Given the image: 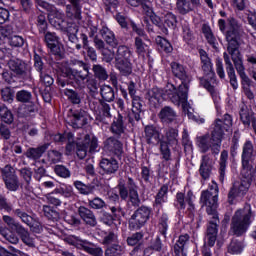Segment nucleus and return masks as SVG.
<instances>
[{
  "label": "nucleus",
  "instance_id": "f257e3e1",
  "mask_svg": "<svg viewBox=\"0 0 256 256\" xmlns=\"http://www.w3.org/2000/svg\"><path fill=\"white\" fill-rule=\"evenodd\" d=\"M229 29L225 32L226 41L228 43L227 52L223 53V59L226 67V73L230 79V85L232 89L239 88V82H237V74H235V69L241 79L242 89L244 95L250 101L255 99V94L251 91V85L253 80L247 76L245 73V65L243 64V56L239 50L240 44L239 39L243 37L245 31L243 30V25L237 21L235 18L228 19Z\"/></svg>",
  "mask_w": 256,
  "mask_h": 256
},
{
  "label": "nucleus",
  "instance_id": "f03ea898",
  "mask_svg": "<svg viewBox=\"0 0 256 256\" xmlns=\"http://www.w3.org/2000/svg\"><path fill=\"white\" fill-rule=\"evenodd\" d=\"M231 127H233V117L230 114L226 113L221 119H216L210 136L209 134H205L197 137V145L201 153H207L210 149L212 155H219V153H221L223 137H225V133H227Z\"/></svg>",
  "mask_w": 256,
  "mask_h": 256
},
{
  "label": "nucleus",
  "instance_id": "7ed1b4c3",
  "mask_svg": "<svg viewBox=\"0 0 256 256\" xmlns=\"http://www.w3.org/2000/svg\"><path fill=\"white\" fill-rule=\"evenodd\" d=\"M77 65L82 67L83 70L72 69L67 65V62H62L58 67L57 83L59 87L65 88L68 85L72 87H85V81L89 79V64L83 61H77Z\"/></svg>",
  "mask_w": 256,
  "mask_h": 256
},
{
  "label": "nucleus",
  "instance_id": "20e7f679",
  "mask_svg": "<svg viewBox=\"0 0 256 256\" xmlns=\"http://www.w3.org/2000/svg\"><path fill=\"white\" fill-rule=\"evenodd\" d=\"M255 219V212L251 209V204H245L241 209H238L232 216L230 223V231L236 237H242L245 235L251 227Z\"/></svg>",
  "mask_w": 256,
  "mask_h": 256
},
{
  "label": "nucleus",
  "instance_id": "39448f33",
  "mask_svg": "<svg viewBox=\"0 0 256 256\" xmlns=\"http://www.w3.org/2000/svg\"><path fill=\"white\" fill-rule=\"evenodd\" d=\"M0 211H6V213H13L14 217H17L27 227L33 231V233H41V226L34 224V219L23 208L13 209V204L7 200V197L0 194Z\"/></svg>",
  "mask_w": 256,
  "mask_h": 256
},
{
  "label": "nucleus",
  "instance_id": "423d86ee",
  "mask_svg": "<svg viewBox=\"0 0 256 256\" xmlns=\"http://www.w3.org/2000/svg\"><path fill=\"white\" fill-rule=\"evenodd\" d=\"M8 69L17 79L33 81V67L19 58H11L7 62Z\"/></svg>",
  "mask_w": 256,
  "mask_h": 256
},
{
  "label": "nucleus",
  "instance_id": "0eeeda50",
  "mask_svg": "<svg viewBox=\"0 0 256 256\" xmlns=\"http://www.w3.org/2000/svg\"><path fill=\"white\" fill-rule=\"evenodd\" d=\"M2 220L11 231H15L24 245H27V247H35V238L31 236L29 229L25 228L21 222H17L15 218L9 215H4Z\"/></svg>",
  "mask_w": 256,
  "mask_h": 256
},
{
  "label": "nucleus",
  "instance_id": "6e6552de",
  "mask_svg": "<svg viewBox=\"0 0 256 256\" xmlns=\"http://www.w3.org/2000/svg\"><path fill=\"white\" fill-rule=\"evenodd\" d=\"M37 5L39 7H42V9H45L49 13V21L55 29H58V31H64L67 27V24L69 23L67 20H65V14L61 11L57 10L55 6L52 4H49L48 2H45L43 0H37Z\"/></svg>",
  "mask_w": 256,
  "mask_h": 256
},
{
  "label": "nucleus",
  "instance_id": "1a4fd4ad",
  "mask_svg": "<svg viewBox=\"0 0 256 256\" xmlns=\"http://www.w3.org/2000/svg\"><path fill=\"white\" fill-rule=\"evenodd\" d=\"M253 161H255V146L251 140H247L242 146V177H251L253 171Z\"/></svg>",
  "mask_w": 256,
  "mask_h": 256
},
{
  "label": "nucleus",
  "instance_id": "9d476101",
  "mask_svg": "<svg viewBox=\"0 0 256 256\" xmlns=\"http://www.w3.org/2000/svg\"><path fill=\"white\" fill-rule=\"evenodd\" d=\"M217 201H219V187H217V185L211 186L208 190L202 191L200 203H202L203 207H206L208 215L217 214Z\"/></svg>",
  "mask_w": 256,
  "mask_h": 256
},
{
  "label": "nucleus",
  "instance_id": "9b49d317",
  "mask_svg": "<svg viewBox=\"0 0 256 256\" xmlns=\"http://www.w3.org/2000/svg\"><path fill=\"white\" fill-rule=\"evenodd\" d=\"M151 212L152 210L148 206L142 205L138 207L128 221L129 229L132 231H139V229L145 227L147 221H149L151 217Z\"/></svg>",
  "mask_w": 256,
  "mask_h": 256
},
{
  "label": "nucleus",
  "instance_id": "f8f14e48",
  "mask_svg": "<svg viewBox=\"0 0 256 256\" xmlns=\"http://www.w3.org/2000/svg\"><path fill=\"white\" fill-rule=\"evenodd\" d=\"M243 177L244 179L234 182L232 187L230 188V191L228 193V203H230V205H233V202L235 201V199H237V197H244L247 194V191H249V188L251 187V178L253 177V171L250 177Z\"/></svg>",
  "mask_w": 256,
  "mask_h": 256
},
{
  "label": "nucleus",
  "instance_id": "ddd939ff",
  "mask_svg": "<svg viewBox=\"0 0 256 256\" xmlns=\"http://www.w3.org/2000/svg\"><path fill=\"white\" fill-rule=\"evenodd\" d=\"M1 173L6 189L8 191H18L20 183L15 168L11 165H6L1 169Z\"/></svg>",
  "mask_w": 256,
  "mask_h": 256
},
{
  "label": "nucleus",
  "instance_id": "4468645a",
  "mask_svg": "<svg viewBox=\"0 0 256 256\" xmlns=\"http://www.w3.org/2000/svg\"><path fill=\"white\" fill-rule=\"evenodd\" d=\"M34 68L36 69V71H38L40 75V82L42 83V85H44V87H51V85L55 83L53 76L49 74L47 66H45V63H43V59L38 54L34 55Z\"/></svg>",
  "mask_w": 256,
  "mask_h": 256
},
{
  "label": "nucleus",
  "instance_id": "2eb2a0df",
  "mask_svg": "<svg viewBox=\"0 0 256 256\" xmlns=\"http://www.w3.org/2000/svg\"><path fill=\"white\" fill-rule=\"evenodd\" d=\"M134 49L138 57L142 59L148 57L149 59L151 57V39H149V36H147V34L144 36H136L134 38Z\"/></svg>",
  "mask_w": 256,
  "mask_h": 256
},
{
  "label": "nucleus",
  "instance_id": "dca6fc26",
  "mask_svg": "<svg viewBox=\"0 0 256 256\" xmlns=\"http://www.w3.org/2000/svg\"><path fill=\"white\" fill-rule=\"evenodd\" d=\"M171 89L166 90V93L173 103H185V101H187L189 95V82H182L178 87V91L177 88H175V85L171 84Z\"/></svg>",
  "mask_w": 256,
  "mask_h": 256
},
{
  "label": "nucleus",
  "instance_id": "f3484780",
  "mask_svg": "<svg viewBox=\"0 0 256 256\" xmlns=\"http://www.w3.org/2000/svg\"><path fill=\"white\" fill-rule=\"evenodd\" d=\"M103 151L111 157L121 159V157H123V144L119 139L115 138V136L108 137L103 141Z\"/></svg>",
  "mask_w": 256,
  "mask_h": 256
},
{
  "label": "nucleus",
  "instance_id": "a211bd4d",
  "mask_svg": "<svg viewBox=\"0 0 256 256\" xmlns=\"http://www.w3.org/2000/svg\"><path fill=\"white\" fill-rule=\"evenodd\" d=\"M100 175L114 177L119 171V161L113 157L102 158L99 162Z\"/></svg>",
  "mask_w": 256,
  "mask_h": 256
},
{
  "label": "nucleus",
  "instance_id": "6ab92c4d",
  "mask_svg": "<svg viewBox=\"0 0 256 256\" xmlns=\"http://www.w3.org/2000/svg\"><path fill=\"white\" fill-rule=\"evenodd\" d=\"M89 121V113L82 108L78 110H71V117L69 125L73 129H83Z\"/></svg>",
  "mask_w": 256,
  "mask_h": 256
},
{
  "label": "nucleus",
  "instance_id": "aec40b11",
  "mask_svg": "<svg viewBox=\"0 0 256 256\" xmlns=\"http://www.w3.org/2000/svg\"><path fill=\"white\" fill-rule=\"evenodd\" d=\"M170 67L172 75L179 79L181 83H191V75H189L187 67L178 62H172Z\"/></svg>",
  "mask_w": 256,
  "mask_h": 256
},
{
  "label": "nucleus",
  "instance_id": "412c9836",
  "mask_svg": "<svg viewBox=\"0 0 256 256\" xmlns=\"http://www.w3.org/2000/svg\"><path fill=\"white\" fill-rule=\"evenodd\" d=\"M144 134L146 143L148 145H152L153 147H155V145H159L161 141H163L161 140V132L159 131V128L153 125H147L144 128Z\"/></svg>",
  "mask_w": 256,
  "mask_h": 256
},
{
  "label": "nucleus",
  "instance_id": "4be33fe9",
  "mask_svg": "<svg viewBox=\"0 0 256 256\" xmlns=\"http://www.w3.org/2000/svg\"><path fill=\"white\" fill-rule=\"evenodd\" d=\"M191 236L189 234H182L173 246L175 256H187V249L189 248Z\"/></svg>",
  "mask_w": 256,
  "mask_h": 256
},
{
  "label": "nucleus",
  "instance_id": "5701e85b",
  "mask_svg": "<svg viewBox=\"0 0 256 256\" xmlns=\"http://www.w3.org/2000/svg\"><path fill=\"white\" fill-rule=\"evenodd\" d=\"M78 215L87 227H97V216H95L93 210L85 206H80L78 208Z\"/></svg>",
  "mask_w": 256,
  "mask_h": 256
},
{
  "label": "nucleus",
  "instance_id": "b1692460",
  "mask_svg": "<svg viewBox=\"0 0 256 256\" xmlns=\"http://www.w3.org/2000/svg\"><path fill=\"white\" fill-rule=\"evenodd\" d=\"M199 55L204 75L209 77L211 81H215V71H213V63H211V58H209V55H207V52L203 49L199 50Z\"/></svg>",
  "mask_w": 256,
  "mask_h": 256
},
{
  "label": "nucleus",
  "instance_id": "393cba45",
  "mask_svg": "<svg viewBox=\"0 0 256 256\" xmlns=\"http://www.w3.org/2000/svg\"><path fill=\"white\" fill-rule=\"evenodd\" d=\"M213 173V161L209 157V155L202 156L199 175L203 179V181L209 180L211 174Z\"/></svg>",
  "mask_w": 256,
  "mask_h": 256
},
{
  "label": "nucleus",
  "instance_id": "a878e982",
  "mask_svg": "<svg viewBox=\"0 0 256 256\" xmlns=\"http://www.w3.org/2000/svg\"><path fill=\"white\" fill-rule=\"evenodd\" d=\"M163 98V89L159 87H153L148 90L146 93V99H148L151 107L157 108L159 107V103H161V99Z\"/></svg>",
  "mask_w": 256,
  "mask_h": 256
},
{
  "label": "nucleus",
  "instance_id": "bb28decb",
  "mask_svg": "<svg viewBox=\"0 0 256 256\" xmlns=\"http://www.w3.org/2000/svg\"><path fill=\"white\" fill-rule=\"evenodd\" d=\"M49 149V144H43L38 147H30L25 152V157L32 161H39L41 157L45 154V151Z\"/></svg>",
  "mask_w": 256,
  "mask_h": 256
},
{
  "label": "nucleus",
  "instance_id": "cd10ccee",
  "mask_svg": "<svg viewBox=\"0 0 256 256\" xmlns=\"http://www.w3.org/2000/svg\"><path fill=\"white\" fill-rule=\"evenodd\" d=\"M161 123H175L177 121V112L170 106H164L158 113Z\"/></svg>",
  "mask_w": 256,
  "mask_h": 256
},
{
  "label": "nucleus",
  "instance_id": "c85d7f7f",
  "mask_svg": "<svg viewBox=\"0 0 256 256\" xmlns=\"http://www.w3.org/2000/svg\"><path fill=\"white\" fill-rule=\"evenodd\" d=\"M100 35L102 39H104L105 43L109 45L110 47H113V49L119 47V40L115 37V33L111 31L107 26H103L100 29Z\"/></svg>",
  "mask_w": 256,
  "mask_h": 256
},
{
  "label": "nucleus",
  "instance_id": "c756f323",
  "mask_svg": "<svg viewBox=\"0 0 256 256\" xmlns=\"http://www.w3.org/2000/svg\"><path fill=\"white\" fill-rule=\"evenodd\" d=\"M114 66L122 77H129L133 73V63L131 60H115Z\"/></svg>",
  "mask_w": 256,
  "mask_h": 256
},
{
  "label": "nucleus",
  "instance_id": "7c9ffc66",
  "mask_svg": "<svg viewBox=\"0 0 256 256\" xmlns=\"http://www.w3.org/2000/svg\"><path fill=\"white\" fill-rule=\"evenodd\" d=\"M80 250L85 251L88 255L103 256V248L93 242H89L88 240H83Z\"/></svg>",
  "mask_w": 256,
  "mask_h": 256
},
{
  "label": "nucleus",
  "instance_id": "2f4dec72",
  "mask_svg": "<svg viewBox=\"0 0 256 256\" xmlns=\"http://www.w3.org/2000/svg\"><path fill=\"white\" fill-rule=\"evenodd\" d=\"M27 105H20L16 113L18 117H29L30 113H37L39 111V106L34 102H27Z\"/></svg>",
  "mask_w": 256,
  "mask_h": 256
},
{
  "label": "nucleus",
  "instance_id": "473e14b6",
  "mask_svg": "<svg viewBox=\"0 0 256 256\" xmlns=\"http://www.w3.org/2000/svg\"><path fill=\"white\" fill-rule=\"evenodd\" d=\"M95 105H97V102H92L90 107L94 109L97 115L100 117H111V106L105 100H100V106L98 108Z\"/></svg>",
  "mask_w": 256,
  "mask_h": 256
},
{
  "label": "nucleus",
  "instance_id": "72a5a7b5",
  "mask_svg": "<svg viewBox=\"0 0 256 256\" xmlns=\"http://www.w3.org/2000/svg\"><path fill=\"white\" fill-rule=\"evenodd\" d=\"M65 97H67L68 101L72 103V105H81L83 101V94L77 90L66 88L63 91Z\"/></svg>",
  "mask_w": 256,
  "mask_h": 256
},
{
  "label": "nucleus",
  "instance_id": "f704fd0d",
  "mask_svg": "<svg viewBox=\"0 0 256 256\" xmlns=\"http://www.w3.org/2000/svg\"><path fill=\"white\" fill-rule=\"evenodd\" d=\"M167 193H169V187L164 184L155 196L154 207H158L159 209L163 207V203H165L167 199Z\"/></svg>",
  "mask_w": 256,
  "mask_h": 256
},
{
  "label": "nucleus",
  "instance_id": "c9c22d12",
  "mask_svg": "<svg viewBox=\"0 0 256 256\" xmlns=\"http://www.w3.org/2000/svg\"><path fill=\"white\" fill-rule=\"evenodd\" d=\"M100 95L104 102L113 103L115 101V90L109 85L104 84L101 86Z\"/></svg>",
  "mask_w": 256,
  "mask_h": 256
},
{
  "label": "nucleus",
  "instance_id": "e433bc0d",
  "mask_svg": "<svg viewBox=\"0 0 256 256\" xmlns=\"http://www.w3.org/2000/svg\"><path fill=\"white\" fill-rule=\"evenodd\" d=\"M133 51L127 45H120L115 54V60H131Z\"/></svg>",
  "mask_w": 256,
  "mask_h": 256
},
{
  "label": "nucleus",
  "instance_id": "4c0bfd02",
  "mask_svg": "<svg viewBox=\"0 0 256 256\" xmlns=\"http://www.w3.org/2000/svg\"><path fill=\"white\" fill-rule=\"evenodd\" d=\"M92 71L95 79H98V81H107V79H109L107 69L101 66V64H94L92 66Z\"/></svg>",
  "mask_w": 256,
  "mask_h": 256
},
{
  "label": "nucleus",
  "instance_id": "58836bf2",
  "mask_svg": "<svg viewBox=\"0 0 256 256\" xmlns=\"http://www.w3.org/2000/svg\"><path fill=\"white\" fill-rule=\"evenodd\" d=\"M176 10L180 15H187L191 11H195V8H193L189 0H176Z\"/></svg>",
  "mask_w": 256,
  "mask_h": 256
},
{
  "label": "nucleus",
  "instance_id": "ea45409f",
  "mask_svg": "<svg viewBox=\"0 0 256 256\" xmlns=\"http://www.w3.org/2000/svg\"><path fill=\"white\" fill-rule=\"evenodd\" d=\"M208 215H211L212 220L208 223L206 235H217L219 233V215L217 213Z\"/></svg>",
  "mask_w": 256,
  "mask_h": 256
},
{
  "label": "nucleus",
  "instance_id": "a19ab883",
  "mask_svg": "<svg viewBox=\"0 0 256 256\" xmlns=\"http://www.w3.org/2000/svg\"><path fill=\"white\" fill-rule=\"evenodd\" d=\"M202 32L207 43H209L211 47H213V49H217V45H219V43L217 42V38H215L211 27H209L208 25H203Z\"/></svg>",
  "mask_w": 256,
  "mask_h": 256
},
{
  "label": "nucleus",
  "instance_id": "79ce46f5",
  "mask_svg": "<svg viewBox=\"0 0 256 256\" xmlns=\"http://www.w3.org/2000/svg\"><path fill=\"white\" fill-rule=\"evenodd\" d=\"M166 143L169 145L179 144V130L175 128H168L165 132Z\"/></svg>",
  "mask_w": 256,
  "mask_h": 256
},
{
  "label": "nucleus",
  "instance_id": "37998d69",
  "mask_svg": "<svg viewBox=\"0 0 256 256\" xmlns=\"http://www.w3.org/2000/svg\"><path fill=\"white\" fill-rule=\"evenodd\" d=\"M83 143H86V145H88L90 153H97V149L99 148V139H97L96 136L86 134L84 136Z\"/></svg>",
  "mask_w": 256,
  "mask_h": 256
},
{
  "label": "nucleus",
  "instance_id": "c03bdc74",
  "mask_svg": "<svg viewBox=\"0 0 256 256\" xmlns=\"http://www.w3.org/2000/svg\"><path fill=\"white\" fill-rule=\"evenodd\" d=\"M169 230V216L162 214L158 222V231L160 235H163L164 239H167V231Z\"/></svg>",
  "mask_w": 256,
  "mask_h": 256
},
{
  "label": "nucleus",
  "instance_id": "a18cd8bd",
  "mask_svg": "<svg viewBox=\"0 0 256 256\" xmlns=\"http://www.w3.org/2000/svg\"><path fill=\"white\" fill-rule=\"evenodd\" d=\"M0 119L3 123H6L7 125H11V123L15 121L13 113L5 105L0 106Z\"/></svg>",
  "mask_w": 256,
  "mask_h": 256
},
{
  "label": "nucleus",
  "instance_id": "49530a36",
  "mask_svg": "<svg viewBox=\"0 0 256 256\" xmlns=\"http://www.w3.org/2000/svg\"><path fill=\"white\" fill-rule=\"evenodd\" d=\"M118 190H119V195L114 194L112 196V199H114V201H119V197H120L122 199V201H127V198L129 197V190L123 180L119 181Z\"/></svg>",
  "mask_w": 256,
  "mask_h": 256
},
{
  "label": "nucleus",
  "instance_id": "de8ad7c7",
  "mask_svg": "<svg viewBox=\"0 0 256 256\" xmlns=\"http://www.w3.org/2000/svg\"><path fill=\"white\" fill-rule=\"evenodd\" d=\"M143 9L146 11V15L152 21L153 25H156V27H161V24L163 23L161 16H159L157 13H154L153 8H151L149 5H144Z\"/></svg>",
  "mask_w": 256,
  "mask_h": 256
},
{
  "label": "nucleus",
  "instance_id": "09e8293b",
  "mask_svg": "<svg viewBox=\"0 0 256 256\" xmlns=\"http://www.w3.org/2000/svg\"><path fill=\"white\" fill-rule=\"evenodd\" d=\"M0 235L8 241V243H11L12 245L19 244V236L15 234V232L11 231L10 233H7V228L0 225Z\"/></svg>",
  "mask_w": 256,
  "mask_h": 256
},
{
  "label": "nucleus",
  "instance_id": "8fccbe9b",
  "mask_svg": "<svg viewBox=\"0 0 256 256\" xmlns=\"http://www.w3.org/2000/svg\"><path fill=\"white\" fill-rule=\"evenodd\" d=\"M244 247L245 246L243 245V242L237 239H233L228 245V253H230L231 255H239L243 253Z\"/></svg>",
  "mask_w": 256,
  "mask_h": 256
},
{
  "label": "nucleus",
  "instance_id": "3c124183",
  "mask_svg": "<svg viewBox=\"0 0 256 256\" xmlns=\"http://www.w3.org/2000/svg\"><path fill=\"white\" fill-rule=\"evenodd\" d=\"M193 197V192L188 191L186 195V203L188 204L186 214L191 219V221H194L195 219V204H193Z\"/></svg>",
  "mask_w": 256,
  "mask_h": 256
},
{
  "label": "nucleus",
  "instance_id": "603ef678",
  "mask_svg": "<svg viewBox=\"0 0 256 256\" xmlns=\"http://www.w3.org/2000/svg\"><path fill=\"white\" fill-rule=\"evenodd\" d=\"M199 81H200V85L204 87V89H207L210 92L212 99L214 101H217L219 97V93H217L215 86L211 85V82H209V80H207V78H204V77H200Z\"/></svg>",
  "mask_w": 256,
  "mask_h": 256
},
{
  "label": "nucleus",
  "instance_id": "864d4df0",
  "mask_svg": "<svg viewBox=\"0 0 256 256\" xmlns=\"http://www.w3.org/2000/svg\"><path fill=\"white\" fill-rule=\"evenodd\" d=\"M111 131L114 135L121 136L125 133V126H123V116L119 115L117 120L111 125Z\"/></svg>",
  "mask_w": 256,
  "mask_h": 256
},
{
  "label": "nucleus",
  "instance_id": "5fc2aeb1",
  "mask_svg": "<svg viewBox=\"0 0 256 256\" xmlns=\"http://www.w3.org/2000/svg\"><path fill=\"white\" fill-rule=\"evenodd\" d=\"M227 159H229V152L227 150H223L220 156V181L225 179V169H227Z\"/></svg>",
  "mask_w": 256,
  "mask_h": 256
},
{
  "label": "nucleus",
  "instance_id": "6e6d98bb",
  "mask_svg": "<svg viewBox=\"0 0 256 256\" xmlns=\"http://www.w3.org/2000/svg\"><path fill=\"white\" fill-rule=\"evenodd\" d=\"M125 253L122 246L119 244H112L108 246L104 252V256H122Z\"/></svg>",
  "mask_w": 256,
  "mask_h": 256
},
{
  "label": "nucleus",
  "instance_id": "4d7b16f0",
  "mask_svg": "<svg viewBox=\"0 0 256 256\" xmlns=\"http://www.w3.org/2000/svg\"><path fill=\"white\" fill-rule=\"evenodd\" d=\"M1 99L4 103H13L15 100V91L11 87H5L1 89Z\"/></svg>",
  "mask_w": 256,
  "mask_h": 256
},
{
  "label": "nucleus",
  "instance_id": "13d9d810",
  "mask_svg": "<svg viewBox=\"0 0 256 256\" xmlns=\"http://www.w3.org/2000/svg\"><path fill=\"white\" fill-rule=\"evenodd\" d=\"M174 207L178 209L179 211L185 210L187 207V196H185V193L178 192L176 194L175 200H174Z\"/></svg>",
  "mask_w": 256,
  "mask_h": 256
},
{
  "label": "nucleus",
  "instance_id": "bf43d9fd",
  "mask_svg": "<svg viewBox=\"0 0 256 256\" xmlns=\"http://www.w3.org/2000/svg\"><path fill=\"white\" fill-rule=\"evenodd\" d=\"M43 212L45 217H47V219L50 221H59V219H61L59 212H57V210L53 209L51 206L44 205Z\"/></svg>",
  "mask_w": 256,
  "mask_h": 256
},
{
  "label": "nucleus",
  "instance_id": "052dcab7",
  "mask_svg": "<svg viewBox=\"0 0 256 256\" xmlns=\"http://www.w3.org/2000/svg\"><path fill=\"white\" fill-rule=\"evenodd\" d=\"M54 173L62 179H69L71 177V170L65 165L57 164L54 166Z\"/></svg>",
  "mask_w": 256,
  "mask_h": 256
},
{
  "label": "nucleus",
  "instance_id": "680f3d73",
  "mask_svg": "<svg viewBox=\"0 0 256 256\" xmlns=\"http://www.w3.org/2000/svg\"><path fill=\"white\" fill-rule=\"evenodd\" d=\"M156 43L160 47V51H164V53H171L173 51L171 42L161 36L157 37Z\"/></svg>",
  "mask_w": 256,
  "mask_h": 256
},
{
  "label": "nucleus",
  "instance_id": "e2e57ef3",
  "mask_svg": "<svg viewBox=\"0 0 256 256\" xmlns=\"http://www.w3.org/2000/svg\"><path fill=\"white\" fill-rule=\"evenodd\" d=\"M88 206L90 209L101 210L107 207V203H105V200L101 199L100 197H95L93 199H88Z\"/></svg>",
  "mask_w": 256,
  "mask_h": 256
},
{
  "label": "nucleus",
  "instance_id": "0e129e2a",
  "mask_svg": "<svg viewBox=\"0 0 256 256\" xmlns=\"http://www.w3.org/2000/svg\"><path fill=\"white\" fill-rule=\"evenodd\" d=\"M33 99V94L27 90H20L16 93V100L19 103H30Z\"/></svg>",
  "mask_w": 256,
  "mask_h": 256
},
{
  "label": "nucleus",
  "instance_id": "69168bd1",
  "mask_svg": "<svg viewBox=\"0 0 256 256\" xmlns=\"http://www.w3.org/2000/svg\"><path fill=\"white\" fill-rule=\"evenodd\" d=\"M86 87L91 95H97V93H99V81H97L96 78H87Z\"/></svg>",
  "mask_w": 256,
  "mask_h": 256
},
{
  "label": "nucleus",
  "instance_id": "338daca9",
  "mask_svg": "<svg viewBox=\"0 0 256 256\" xmlns=\"http://www.w3.org/2000/svg\"><path fill=\"white\" fill-rule=\"evenodd\" d=\"M47 159L49 163H59L63 159V153L58 150H49L47 152Z\"/></svg>",
  "mask_w": 256,
  "mask_h": 256
},
{
  "label": "nucleus",
  "instance_id": "774afa93",
  "mask_svg": "<svg viewBox=\"0 0 256 256\" xmlns=\"http://www.w3.org/2000/svg\"><path fill=\"white\" fill-rule=\"evenodd\" d=\"M74 187L81 193V195H91V193H93V187L87 186L81 181H75Z\"/></svg>",
  "mask_w": 256,
  "mask_h": 256
}]
</instances>
